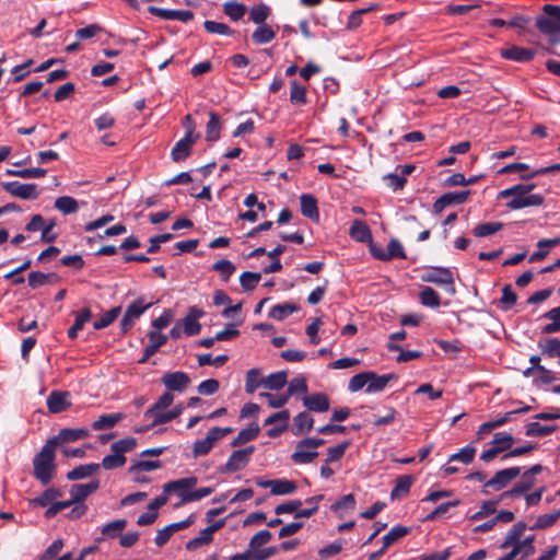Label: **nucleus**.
I'll return each mask as SVG.
<instances>
[{
    "mask_svg": "<svg viewBox=\"0 0 560 560\" xmlns=\"http://www.w3.org/2000/svg\"><path fill=\"white\" fill-rule=\"evenodd\" d=\"M535 187V184H517L501 190L498 194V199H509L506 208L510 210L539 207L544 203L545 198L540 194H530Z\"/></svg>",
    "mask_w": 560,
    "mask_h": 560,
    "instance_id": "f257e3e1",
    "label": "nucleus"
},
{
    "mask_svg": "<svg viewBox=\"0 0 560 560\" xmlns=\"http://www.w3.org/2000/svg\"><path fill=\"white\" fill-rule=\"evenodd\" d=\"M174 401V395L172 393L165 392L163 395L159 397V399L144 411L143 418L150 423L135 428L136 433H144L150 429L168 423L173 420L171 418V411L167 409Z\"/></svg>",
    "mask_w": 560,
    "mask_h": 560,
    "instance_id": "f03ea898",
    "label": "nucleus"
},
{
    "mask_svg": "<svg viewBox=\"0 0 560 560\" xmlns=\"http://www.w3.org/2000/svg\"><path fill=\"white\" fill-rule=\"evenodd\" d=\"M55 454L56 447L47 441L33 459L34 476L43 485L49 483L56 472Z\"/></svg>",
    "mask_w": 560,
    "mask_h": 560,
    "instance_id": "7ed1b4c3",
    "label": "nucleus"
},
{
    "mask_svg": "<svg viewBox=\"0 0 560 560\" xmlns=\"http://www.w3.org/2000/svg\"><path fill=\"white\" fill-rule=\"evenodd\" d=\"M544 14L536 19V27L545 35L553 36L560 33V7L545 4Z\"/></svg>",
    "mask_w": 560,
    "mask_h": 560,
    "instance_id": "20e7f679",
    "label": "nucleus"
},
{
    "mask_svg": "<svg viewBox=\"0 0 560 560\" xmlns=\"http://www.w3.org/2000/svg\"><path fill=\"white\" fill-rule=\"evenodd\" d=\"M233 429L230 427L219 428L214 427L207 432L205 439L197 440L192 446V454L195 458L207 455L215 445L218 441L232 433Z\"/></svg>",
    "mask_w": 560,
    "mask_h": 560,
    "instance_id": "39448f33",
    "label": "nucleus"
},
{
    "mask_svg": "<svg viewBox=\"0 0 560 560\" xmlns=\"http://www.w3.org/2000/svg\"><path fill=\"white\" fill-rule=\"evenodd\" d=\"M424 282L444 285L450 294L455 293L454 278L450 269L442 267L430 268L421 277Z\"/></svg>",
    "mask_w": 560,
    "mask_h": 560,
    "instance_id": "423d86ee",
    "label": "nucleus"
},
{
    "mask_svg": "<svg viewBox=\"0 0 560 560\" xmlns=\"http://www.w3.org/2000/svg\"><path fill=\"white\" fill-rule=\"evenodd\" d=\"M255 446L250 445L242 450L234 451L228 458L221 472H236L244 469L249 463L250 456L255 452Z\"/></svg>",
    "mask_w": 560,
    "mask_h": 560,
    "instance_id": "0eeeda50",
    "label": "nucleus"
},
{
    "mask_svg": "<svg viewBox=\"0 0 560 560\" xmlns=\"http://www.w3.org/2000/svg\"><path fill=\"white\" fill-rule=\"evenodd\" d=\"M290 416L288 409L270 415L264 423L265 425H272L267 430V435L272 439L280 436L289 427Z\"/></svg>",
    "mask_w": 560,
    "mask_h": 560,
    "instance_id": "6e6552de",
    "label": "nucleus"
},
{
    "mask_svg": "<svg viewBox=\"0 0 560 560\" xmlns=\"http://www.w3.org/2000/svg\"><path fill=\"white\" fill-rule=\"evenodd\" d=\"M520 474V467H510L499 470L494 474V476L491 479L485 482V487L492 488L493 490L499 491L505 488L516 477H518Z\"/></svg>",
    "mask_w": 560,
    "mask_h": 560,
    "instance_id": "1a4fd4ad",
    "label": "nucleus"
},
{
    "mask_svg": "<svg viewBox=\"0 0 560 560\" xmlns=\"http://www.w3.org/2000/svg\"><path fill=\"white\" fill-rule=\"evenodd\" d=\"M167 392H184L190 384V377L182 371L167 372L161 377Z\"/></svg>",
    "mask_w": 560,
    "mask_h": 560,
    "instance_id": "9d476101",
    "label": "nucleus"
},
{
    "mask_svg": "<svg viewBox=\"0 0 560 560\" xmlns=\"http://www.w3.org/2000/svg\"><path fill=\"white\" fill-rule=\"evenodd\" d=\"M5 191L14 197L30 200L36 199L39 195L36 184H22L20 182H7L2 184Z\"/></svg>",
    "mask_w": 560,
    "mask_h": 560,
    "instance_id": "9b49d317",
    "label": "nucleus"
},
{
    "mask_svg": "<svg viewBox=\"0 0 560 560\" xmlns=\"http://www.w3.org/2000/svg\"><path fill=\"white\" fill-rule=\"evenodd\" d=\"M197 483L196 477L182 478L178 480L170 481L163 486V491L165 493L175 492L178 497H180V503L177 506L185 504L184 498H186L191 491L190 489Z\"/></svg>",
    "mask_w": 560,
    "mask_h": 560,
    "instance_id": "f8f14e48",
    "label": "nucleus"
},
{
    "mask_svg": "<svg viewBox=\"0 0 560 560\" xmlns=\"http://www.w3.org/2000/svg\"><path fill=\"white\" fill-rule=\"evenodd\" d=\"M224 524H225V520H220V521L211 524L210 526L203 528L197 537L190 539L186 544V549L192 551V550H197L201 546L210 544L213 540V533L217 532L218 529L222 528L224 526Z\"/></svg>",
    "mask_w": 560,
    "mask_h": 560,
    "instance_id": "ddd939ff",
    "label": "nucleus"
},
{
    "mask_svg": "<svg viewBox=\"0 0 560 560\" xmlns=\"http://www.w3.org/2000/svg\"><path fill=\"white\" fill-rule=\"evenodd\" d=\"M203 315V311L197 306L189 307L187 315L182 320H178V323L182 324L184 334L187 336L198 335L201 330L199 318H201Z\"/></svg>",
    "mask_w": 560,
    "mask_h": 560,
    "instance_id": "4468645a",
    "label": "nucleus"
},
{
    "mask_svg": "<svg viewBox=\"0 0 560 560\" xmlns=\"http://www.w3.org/2000/svg\"><path fill=\"white\" fill-rule=\"evenodd\" d=\"M148 11L163 20L189 22L194 18V13L189 10H170L156 7H149Z\"/></svg>",
    "mask_w": 560,
    "mask_h": 560,
    "instance_id": "2eb2a0df",
    "label": "nucleus"
},
{
    "mask_svg": "<svg viewBox=\"0 0 560 560\" xmlns=\"http://www.w3.org/2000/svg\"><path fill=\"white\" fill-rule=\"evenodd\" d=\"M89 435L90 433L86 429H62L56 436L49 439L48 442H52V445L57 448L59 444L75 442Z\"/></svg>",
    "mask_w": 560,
    "mask_h": 560,
    "instance_id": "dca6fc26",
    "label": "nucleus"
},
{
    "mask_svg": "<svg viewBox=\"0 0 560 560\" xmlns=\"http://www.w3.org/2000/svg\"><path fill=\"white\" fill-rule=\"evenodd\" d=\"M303 405L313 412H325L330 407L329 397L324 393H315L303 397Z\"/></svg>",
    "mask_w": 560,
    "mask_h": 560,
    "instance_id": "f3484780",
    "label": "nucleus"
},
{
    "mask_svg": "<svg viewBox=\"0 0 560 560\" xmlns=\"http://www.w3.org/2000/svg\"><path fill=\"white\" fill-rule=\"evenodd\" d=\"M534 485L535 478H532L526 472H523L522 480L516 482L512 489L502 492L500 495V501H504L510 498H520L529 491Z\"/></svg>",
    "mask_w": 560,
    "mask_h": 560,
    "instance_id": "a211bd4d",
    "label": "nucleus"
},
{
    "mask_svg": "<svg viewBox=\"0 0 560 560\" xmlns=\"http://www.w3.org/2000/svg\"><path fill=\"white\" fill-rule=\"evenodd\" d=\"M396 377L397 376L394 373L378 375L375 372L370 371V374L368 377L369 383H368V387L365 388V392L368 394L380 393V392L384 390L385 387L387 386V384L390 381L395 380Z\"/></svg>",
    "mask_w": 560,
    "mask_h": 560,
    "instance_id": "6ab92c4d",
    "label": "nucleus"
},
{
    "mask_svg": "<svg viewBox=\"0 0 560 560\" xmlns=\"http://www.w3.org/2000/svg\"><path fill=\"white\" fill-rule=\"evenodd\" d=\"M196 139L184 136L173 147L171 152L172 160L174 162L186 160L190 155L192 145L196 143Z\"/></svg>",
    "mask_w": 560,
    "mask_h": 560,
    "instance_id": "aec40b11",
    "label": "nucleus"
},
{
    "mask_svg": "<svg viewBox=\"0 0 560 560\" xmlns=\"http://www.w3.org/2000/svg\"><path fill=\"white\" fill-rule=\"evenodd\" d=\"M98 489V481L93 480L88 483H75L70 489L72 502L82 503L90 494Z\"/></svg>",
    "mask_w": 560,
    "mask_h": 560,
    "instance_id": "412c9836",
    "label": "nucleus"
},
{
    "mask_svg": "<svg viewBox=\"0 0 560 560\" xmlns=\"http://www.w3.org/2000/svg\"><path fill=\"white\" fill-rule=\"evenodd\" d=\"M68 398H69V393H67V392H59V390L51 392L49 394V396L47 397L48 410L52 413H59V412L66 410L70 406Z\"/></svg>",
    "mask_w": 560,
    "mask_h": 560,
    "instance_id": "4be33fe9",
    "label": "nucleus"
},
{
    "mask_svg": "<svg viewBox=\"0 0 560 560\" xmlns=\"http://www.w3.org/2000/svg\"><path fill=\"white\" fill-rule=\"evenodd\" d=\"M304 444V440L300 441L296 444L295 451L291 455V459L295 464L304 465L312 463L317 456L318 452L313 450L310 446H302Z\"/></svg>",
    "mask_w": 560,
    "mask_h": 560,
    "instance_id": "5701e85b",
    "label": "nucleus"
},
{
    "mask_svg": "<svg viewBox=\"0 0 560 560\" xmlns=\"http://www.w3.org/2000/svg\"><path fill=\"white\" fill-rule=\"evenodd\" d=\"M502 57L509 60L525 62L534 58L535 51L529 48L512 46L502 50Z\"/></svg>",
    "mask_w": 560,
    "mask_h": 560,
    "instance_id": "b1692460",
    "label": "nucleus"
},
{
    "mask_svg": "<svg viewBox=\"0 0 560 560\" xmlns=\"http://www.w3.org/2000/svg\"><path fill=\"white\" fill-rule=\"evenodd\" d=\"M349 234L357 242L366 243L372 241V233L369 225L361 220H354L350 226Z\"/></svg>",
    "mask_w": 560,
    "mask_h": 560,
    "instance_id": "393cba45",
    "label": "nucleus"
},
{
    "mask_svg": "<svg viewBox=\"0 0 560 560\" xmlns=\"http://www.w3.org/2000/svg\"><path fill=\"white\" fill-rule=\"evenodd\" d=\"M301 212L304 217L317 221L319 219V212L317 207V200L314 196L304 194L300 197Z\"/></svg>",
    "mask_w": 560,
    "mask_h": 560,
    "instance_id": "a878e982",
    "label": "nucleus"
},
{
    "mask_svg": "<svg viewBox=\"0 0 560 560\" xmlns=\"http://www.w3.org/2000/svg\"><path fill=\"white\" fill-rule=\"evenodd\" d=\"M221 128L220 116L213 110L209 112V121L206 125V140L209 142L218 141L220 139Z\"/></svg>",
    "mask_w": 560,
    "mask_h": 560,
    "instance_id": "bb28decb",
    "label": "nucleus"
},
{
    "mask_svg": "<svg viewBox=\"0 0 560 560\" xmlns=\"http://www.w3.org/2000/svg\"><path fill=\"white\" fill-rule=\"evenodd\" d=\"M259 425L253 422L247 428L242 429L230 445L232 447H236L246 444L247 442L255 440L259 435Z\"/></svg>",
    "mask_w": 560,
    "mask_h": 560,
    "instance_id": "cd10ccee",
    "label": "nucleus"
},
{
    "mask_svg": "<svg viewBox=\"0 0 560 560\" xmlns=\"http://www.w3.org/2000/svg\"><path fill=\"white\" fill-rule=\"evenodd\" d=\"M514 416V412L508 411L503 416L495 418L494 420L482 423L478 429V436L482 439L486 434L490 433L492 430L502 427L506 422L511 421Z\"/></svg>",
    "mask_w": 560,
    "mask_h": 560,
    "instance_id": "c85d7f7f",
    "label": "nucleus"
},
{
    "mask_svg": "<svg viewBox=\"0 0 560 560\" xmlns=\"http://www.w3.org/2000/svg\"><path fill=\"white\" fill-rule=\"evenodd\" d=\"M314 419L306 411L298 413L293 419V434L301 435L313 428Z\"/></svg>",
    "mask_w": 560,
    "mask_h": 560,
    "instance_id": "c756f323",
    "label": "nucleus"
},
{
    "mask_svg": "<svg viewBox=\"0 0 560 560\" xmlns=\"http://www.w3.org/2000/svg\"><path fill=\"white\" fill-rule=\"evenodd\" d=\"M58 277L56 273H44L40 271H32L28 273L27 281L32 289H37L48 283L57 282Z\"/></svg>",
    "mask_w": 560,
    "mask_h": 560,
    "instance_id": "7c9ffc66",
    "label": "nucleus"
},
{
    "mask_svg": "<svg viewBox=\"0 0 560 560\" xmlns=\"http://www.w3.org/2000/svg\"><path fill=\"white\" fill-rule=\"evenodd\" d=\"M92 317V312L90 308H83L80 312L75 313L74 324L68 330V337L70 339H75L79 331L82 330L85 323H88Z\"/></svg>",
    "mask_w": 560,
    "mask_h": 560,
    "instance_id": "2f4dec72",
    "label": "nucleus"
},
{
    "mask_svg": "<svg viewBox=\"0 0 560 560\" xmlns=\"http://www.w3.org/2000/svg\"><path fill=\"white\" fill-rule=\"evenodd\" d=\"M558 245H560V236L555 238L540 240L537 243L539 249L530 256L529 261H538L544 259L548 255L549 249Z\"/></svg>",
    "mask_w": 560,
    "mask_h": 560,
    "instance_id": "473e14b6",
    "label": "nucleus"
},
{
    "mask_svg": "<svg viewBox=\"0 0 560 560\" xmlns=\"http://www.w3.org/2000/svg\"><path fill=\"white\" fill-rule=\"evenodd\" d=\"M412 482H413V478L411 476L405 475V476L398 477L396 480L395 487L393 488V490L390 492V499L397 500V499H400L401 497L406 495L409 492Z\"/></svg>",
    "mask_w": 560,
    "mask_h": 560,
    "instance_id": "72a5a7b5",
    "label": "nucleus"
},
{
    "mask_svg": "<svg viewBox=\"0 0 560 560\" xmlns=\"http://www.w3.org/2000/svg\"><path fill=\"white\" fill-rule=\"evenodd\" d=\"M122 413H108L102 415L96 421L93 422L92 428L95 431L106 430L114 428L120 420H122Z\"/></svg>",
    "mask_w": 560,
    "mask_h": 560,
    "instance_id": "f704fd0d",
    "label": "nucleus"
},
{
    "mask_svg": "<svg viewBox=\"0 0 560 560\" xmlns=\"http://www.w3.org/2000/svg\"><path fill=\"white\" fill-rule=\"evenodd\" d=\"M264 381L265 377L261 376V373L258 369L248 370L245 380V392L247 394L255 393L258 387L264 386Z\"/></svg>",
    "mask_w": 560,
    "mask_h": 560,
    "instance_id": "c9c22d12",
    "label": "nucleus"
},
{
    "mask_svg": "<svg viewBox=\"0 0 560 560\" xmlns=\"http://www.w3.org/2000/svg\"><path fill=\"white\" fill-rule=\"evenodd\" d=\"M527 526L524 522H518L512 526V528L508 532L506 537L502 544V548L514 547L517 541H521L520 538L523 536Z\"/></svg>",
    "mask_w": 560,
    "mask_h": 560,
    "instance_id": "e433bc0d",
    "label": "nucleus"
},
{
    "mask_svg": "<svg viewBox=\"0 0 560 560\" xmlns=\"http://www.w3.org/2000/svg\"><path fill=\"white\" fill-rule=\"evenodd\" d=\"M288 373L285 371H279L269 374L265 377L264 387L270 390H279L287 384Z\"/></svg>",
    "mask_w": 560,
    "mask_h": 560,
    "instance_id": "4c0bfd02",
    "label": "nucleus"
},
{
    "mask_svg": "<svg viewBox=\"0 0 560 560\" xmlns=\"http://www.w3.org/2000/svg\"><path fill=\"white\" fill-rule=\"evenodd\" d=\"M100 464L80 465L67 474L69 480H78L90 477L100 469Z\"/></svg>",
    "mask_w": 560,
    "mask_h": 560,
    "instance_id": "58836bf2",
    "label": "nucleus"
},
{
    "mask_svg": "<svg viewBox=\"0 0 560 560\" xmlns=\"http://www.w3.org/2000/svg\"><path fill=\"white\" fill-rule=\"evenodd\" d=\"M275 37L276 32L267 24L258 25L252 35L253 40L258 45L270 43Z\"/></svg>",
    "mask_w": 560,
    "mask_h": 560,
    "instance_id": "ea45409f",
    "label": "nucleus"
},
{
    "mask_svg": "<svg viewBox=\"0 0 560 560\" xmlns=\"http://www.w3.org/2000/svg\"><path fill=\"white\" fill-rule=\"evenodd\" d=\"M296 490V485L292 480L288 479H273L271 494L273 495H285L291 494Z\"/></svg>",
    "mask_w": 560,
    "mask_h": 560,
    "instance_id": "a19ab883",
    "label": "nucleus"
},
{
    "mask_svg": "<svg viewBox=\"0 0 560 560\" xmlns=\"http://www.w3.org/2000/svg\"><path fill=\"white\" fill-rule=\"evenodd\" d=\"M153 305L152 302L145 303L144 298H139L130 303L126 310V314L129 318L137 320L148 308Z\"/></svg>",
    "mask_w": 560,
    "mask_h": 560,
    "instance_id": "79ce46f5",
    "label": "nucleus"
},
{
    "mask_svg": "<svg viewBox=\"0 0 560 560\" xmlns=\"http://www.w3.org/2000/svg\"><path fill=\"white\" fill-rule=\"evenodd\" d=\"M299 307L292 303L277 304L269 311V317L276 320H283L289 315L296 312Z\"/></svg>",
    "mask_w": 560,
    "mask_h": 560,
    "instance_id": "37998d69",
    "label": "nucleus"
},
{
    "mask_svg": "<svg viewBox=\"0 0 560 560\" xmlns=\"http://www.w3.org/2000/svg\"><path fill=\"white\" fill-rule=\"evenodd\" d=\"M559 517H560V510H557L552 513L539 515L536 518V522L534 523V525H532L529 528L532 530L549 528L557 523Z\"/></svg>",
    "mask_w": 560,
    "mask_h": 560,
    "instance_id": "c03bdc74",
    "label": "nucleus"
},
{
    "mask_svg": "<svg viewBox=\"0 0 560 560\" xmlns=\"http://www.w3.org/2000/svg\"><path fill=\"white\" fill-rule=\"evenodd\" d=\"M290 102L293 105H305L307 102L306 88L296 80L291 81Z\"/></svg>",
    "mask_w": 560,
    "mask_h": 560,
    "instance_id": "a18cd8bd",
    "label": "nucleus"
},
{
    "mask_svg": "<svg viewBox=\"0 0 560 560\" xmlns=\"http://www.w3.org/2000/svg\"><path fill=\"white\" fill-rule=\"evenodd\" d=\"M534 540H535L534 535L528 536L525 539L517 541L514 545V547L512 548V550H516V555L517 556L521 555V559L524 560V559L530 557L532 555H534V552H535V547L533 545Z\"/></svg>",
    "mask_w": 560,
    "mask_h": 560,
    "instance_id": "49530a36",
    "label": "nucleus"
},
{
    "mask_svg": "<svg viewBox=\"0 0 560 560\" xmlns=\"http://www.w3.org/2000/svg\"><path fill=\"white\" fill-rule=\"evenodd\" d=\"M544 317L551 320L550 324L542 327L544 334H553L560 331V306L551 308L544 314Z\"/></svg>",
    "mask_w": 560,
    "mask_h": 560,
    "instance_id": "de8ad7c7",
    "label": "nucleus"
},
{
    "mask_svg": "<svg viewBox=\"0 0 560 560\" xmlns=\"http://www.w3.org/2000/svg\"><path fill=\"white\" fill-rule=\"evenodd\" d=\"M420 302L428 307H439L441 304L439 293L430 287H424L419 293Z\"/></svg>",
    "mask_w": 560,
    "mask_h": 560,
    "instance_id": "09e8293b",
    "label": "nucleus"
},
{
    "mask_svg": "<svg viewBox=\"0 0 560 560\" xmlns=\"http://www.w3.org/2000/svg\"><path fill=\"white\" fill-rule=\"evenodd\" d=\"M542 354L548 358H558V364L560 365V339L548 338L544 343H539Z\"/></svg>",
    "mask_w": 560,
    "mask_h": 560,
    "instance_id": "8fccbe9b",
    "label": "nucleus"
},
{
    "mask_svg": "<svg viewBox=\"0 0 560 560\" xmlns=\"http://www.w3.org/2000/svg\"><path fill=\"white\" fill-rule=\"evenodd\" d=\"M55 208L63 214H71L78 210L79 206L74 198L62 196L56 199Z\"/></svg>",
    "mask_w": 560,
    "mask_h": 560,
    "instance_id": "3c124183",
    "label": "nucleus"
},
{
    "mask_svg": "<svg viewBox=\"0 0 560 560\" xmlns=\"http://www.w3.org/2000/svg\"><path fill=\"white\" fill-rule=\"evenodd\" d=\"M355 508V499L353 494H346L341 497L338 501H336L331 505V510L336 513H339V516L342 517L343 511H353Z\"/></svg>",
    "mask_w": 560,
    "mask_h": 560,
    "instance_id": "603ef678",
    "label": "nucleus"
},
{
    "mask_svg": "<svg viewBox=\"0 0 560 560\" xmlns=\"http://www.w3.org/2000/svg\"><path fill=\"white\" fill-rule=\"evenodd\" d=\"M557 430V425H542L539 422H530L526 425L527 436H546Z\"/></svg>",
    "mask_w": 560,
    "mask_h": 560,
    "instance_id": "864d4df0",
    "label": "nucleus"
},
{
    "mask_svg": "<svg viewBox=\"0 0 560 560\" xmlns=\"http://www.w3.org/2000/svg\"><path fill=\"white\" fill-rule=\"evenodd\" d=\"M307 390L308 387L305 377L296 376L289 382L288 389L284 395L288 396L289 399L293 395L306 394Z\"/></svg>",
    "mask_w": 560,
    "mask_h": 560,
    "instance_id": "5fc2aeb1",
    "label": "nucleus"
},
{
    "mask_svg": "<svg viewBox=\"0 0 560 560\" xmlns=\"http://www.w3.org/2000/svg\"><path fill=\"white\" fill-rule=\"evenodd\" d=\"M126 520H116L103 526L102 535L103 538H115L117 537L126 527Z\"/></svg>",
    "mask_w": 560,
    "mask_h": 560,
    "instance_id": "6e6d98bb",
    "label": "nucleus"
},
{
    "mask_svg": "<svg viewBox=\"0 0 560 560\" xmlns=\"http://www.w3.org/2000/svg\"><path fill=\"white\" fill-rule=\"evenodd\" d=\"M503 228L501 222H486L475 226L474 235L477 237H486L497 233Z\"/></svg>",
    "mask_w": 560,
    "mask_h": 560,
    "instance_id": "4d7b16f0",
    "label": "nucleus"
},
{
    "mask_svg": "<svg viewBox=\"0 0 560 560\" xmlns=\"http://www.w3.org/2000/svg\"><path fill=\"white\" fill-rule=\"evenodd\" d=\"M61 497V492L56 488H48L42 492L38 497L33 499V503L39 506H47L52 503L54 500Z\"/></svg>",
    "mask_w": 560,
    "mask_h": 560,
    "instance_id": "13d9d810",
    "label": "nucleus"
},
{
    "mask_svg": "<svg viewBox=\"0 0 560 560\" xmlns=\"http://www.w3.org/2000/svg\"><path fill=\"white\" fill-rule=\"evenodd\" d=\"M272 535L269 530L264 529L255 534L249 541V553H254L259 548L270 541Z\"/></svg>",
    "mask_w": 560,
    "mask_h": 560,
    "instance_id": "bf43d9fd",
    "label": "nucleus"
},
{
    "mask_svg": "<svg viewBox=\"0 0 560 560\" xmlns=\"http://www.w3.org/2000/svg\"><path fill=\"white\" fill-rule=\"evenodd\" d=\"M120 307H113L112 310L104 313L98 319L93 323V327L96 330L108 327L119 315Z\"/></svg>",
    "mask_w": 560,
    "mask_h": 560,
    "instance_id": "052dcab7",
    "label": "nucleus"
},
{
    "mask_svg": "<svg viewBox=\"0 0 560 560\" xmlns=\"http://www.w3.org/2000/svg\"><path fill=\"white\" fill-rule=\"evenodd\" d=\"M476 455V447L472 445H466L460 451L450 456V462L458 460L465 465L470 464Z\"/></svg>",
    "mask_w": 560,
    "mask_h": 560,
    "instance_id": "680f3d73",
    "label": "nucleus"
},
{
    "mask_svg": "<svg viewBox=\"0 0 560 560\" xmlns=\"http://www.w3.org/2000/svg\"><path fill=\"white\" fill-rule=\"evenodd\" d=\"M224 13L233 21L241 20L246 13V7L238 2H226L223 5Z\"/></svg>",
    "mask_w": 560,
    "mask_h": 560,
    "instance_id": "e2e57ef3",
    "label": "nucleus"
},
{
    "mask_svg": "<svg viewBox=\"0 0 560 560\" xmlns=\"http://www.w3.org/2000/svg\"><path fill=\"white\" fill-rule=\"evenodd\" d=\"M213 270L219 272L223 281H228L235 271V266L228 259H220L212 266Z\"/></svg>",
    "mask_w": 560,
    "mask_h": 560,
    "instance_id": "0e129e2a",
    "label": "nucleus"
},
{
    "mask_svg": "<svg viewBox=\"0 0 560 560\" xmlns=\"http://www.w3.org/2000/svg\"><path fill=\"white\" fill-rule=\"evenodd\" d=\"M514 443L512 434L506 432H498L493 435L490 444L497 446L501 452L508 451Z\"/></svg>",
    "mask_w": 560,
    "mask_h": 560,
    "instance_id": "69168bd1",
    "label": "nucleus"
},
{
    "mask_svg": "<svg viewBox=\"0 0 560 560\" xmlns=\"http://www.w3.org/2000/svg\"><path fill=\"white\" fill-rule=\"evenodd\" d=\"M126 463V456L119 453L113 452V454L106 455L102 464H100L104 469L110 470L118 467L124 466Z\"/></svg>",
    "mask_w": 560,
    "mask_h": 560,
    "instance_id": "338daca9",
    "label": "nucleus"
},
{
    "mask_svg": "<svg viewBox=\"0 0 560 560\" xmlns=\"http://www.w3.org/2000/svg\"><path fill=\"white\" fill-rule=\"evenodd\" d=\"M408 528L405 526H395L386 535L383 536V546L388 548L390 545L396 542L398 539L407 535Z\"/></svg>",
    "mask_w": 560,
    "mask_h": 560,
    "instance_id": "774afa93",
    "label": "nucleus"
}]
</instances>
